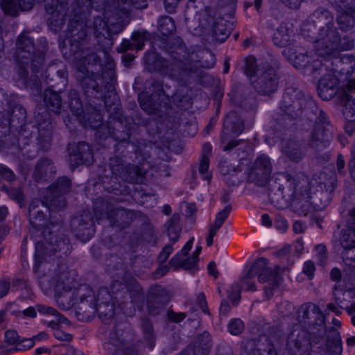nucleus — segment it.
Here are the masks:
<instances>
[{"mask_svg":"<svg viewBox=\"0 0 355 355\" xmlns=\"http://www.w3.org/2000/svg\"><path fill=\"white\" fill-rule=\"evenodd\" d=\"M338 308V307H336V306H335V307H333V308H331V309H337Z\"/></svg>","mask_w":355,"mask_h":355,"instance_id":"obj_51","label":"nucleus"},{"mask_svg":"<svg viewBox=\"0 0 355 355\" xmlns=\"http://www.w3.org/2000/svg\"><path fill=\"white\" fill-rule=\"evenodd\" d=\"M208 272L209 275H212L214 278H216L218 275L216 272V265L214 263H210L208 266Z\"/></svg>","mask_w":355,"mask_h":355,"instance_id":"obj_23","label":"nucleus"},{"mask_svg":"<svg viewBox=\"0 0 355 355\" xmlns=\"http://www.w3.org/2000/svg\"><path fill=\"white\" fill-rule=\"evenodd\" d=\"M347 87L349 90H355V80H350L348 82Z\"/></svg>","mask_w":355,"mask_h":355,"instance_id":"obj_37","label":"nucleus"},{"mask_svg":"<svg viewBox=\"0 0 355 355\" xmlns=\"http://www.w3.org/2000/svg\"><path fill=\"white\" fill-rule=\"evenodd\" d=\"M18 322L21 324H27L31 319L36 318V312H14Z\"/></svg>","mask_w":355,"mask_h":355,"instance_id":"obj_7","label":"nucleus"},{"mask_svg":"<svg viewBox=\"0 0 355 355\" xmlns=\"http://www.w3.org/2000/svg\"><path fill=\"white\" fill-rule=\"evenodd\" d=\"M74 317L82 322L90 321L94 318V312H73Z\"/></svg>","mask_w":355,"mask_h":355,"instance_id":"obj_9","label":"nucleus"},{"mask_svg":"<svg viewBox=\"0 0 355 355\" xmlns=\"http://www.w3.org/2000/svg\"><path fill=\"white\" fill-rule=\"evenodd\" d=\"M347 344L350 347L355 346V337H350L347 339Z\"/></svg>","mask_w":355,"mask_h":355,"instance_id":"obj_35","label":"nucleus"},{"mask_svg":"<svg viewBox=\"0 0 355 355\" xmlns=\"http://www.w3.org/2000/svg\"><path fill=\"white\" fill-rule=\"evenodd\" d=\"M0 176L2 178H6L8 180H11L13 178V174L8 168L3 166H0Z\"/></svg>","mask_w":355,"mask_h":355,"instance_id":"obj_17","label":"nucleus"},{"mask_svg":"<svg viewBox=\"0 0 355 355\" xmlns=\"http://www.w3.org/2000/svg\"><path fill=\"white\" fill-rule=\"evenodd\" d=\"M304 311H317L318 309H319V308L317 307L316 305L314 304L308 303L304 304Z\"/></svg>","mask_w":355,"mask_h":355,"instance_id":"obj_26","label":"nucleus"},{"mask_svg":"<svg viewBox=\"0 0 355 355\" xmlns=\"http://www.w3.org/2000/svg\"><path fill=\"white\" fill-rule=\"evenodd\" d=\"M1 6L6 13L14 15V12L12 11V7L14 6L13 0H1Z\"/></svg>","mask_w":355,"mask_h":355,"instance_id":"obj_12","label":"nucleus"},{"mask_svg":"<svg viewBox=\"0 0 355 355\" xmlns=\"http://www.w3.org/2000/svg\"><path fill=\"white\" fill-rule=\"evenodd\" d=\"M316 250L320 252H324L326 251L325 246L323 245H320L317 246Z\"/></svg>","mask_w":355,"mask_h":355,"instance_id":"obj_41","label":"nucleus"},{"mask_svg":"<svg viewBox=\"0 0 355 355\" xmlns=\"http://www.w3.org/2000/svg\"><path fill=\"white\" fill-rule=\"evenodd\" d=\"M315 270L314 264L311 261H307L304 263L303 268V272L309 278H311Z\"/></svg>","mask_w":355,"mask_h":355,"instance_id":"obj_13","label":"nucleus"},{"mask_svg":"<svg viewBox=\"0 0 355 355\" xmlns=\"http://www.w3.org/2000/svg\"><path fill=\"white\" fill-rule=\"evenodd\" d=\"M8 322L6 312H0V325L6 326Z\"/></svg>","mask_w":355,"mask_h":355,"instance_id":"obj_25","label":"nucleus"},{"mask_svg":"<svg viewBox=\"0 0 355 355\" xmlns=\"http://www.w3.org/2000/svg\"><path fill=\"white\" fill-rule=\"evenodd\" d=\"M146 335L149 337V338H150L152 337L151 326L150 324H148L147 326Z\"/></svg>","mask_w":355,"mask_h":355,"instance_id":"obj_43","label":"nucleus"},{"mask_svg":"<svg viewBox=\"0 0 355 355\" xmlns=\"http://www.w3.org/2000/svg\"><path fill=\"white\" fill-rule=\"evenodd\" d=\"M168 317L169 320L178 322L181 320H182L185 318V315L184 313L182 312H168Z\"/></svg>","mask_w":355,"mask_h":355,"instance_id":"obj_14","label":"nucleus"},{"mask_svg":"<svg viewBox=\"0 0 355 355\" xmlns=\"http://www.w3.org/2000/svg\"><path fill=\"white\" fill-rule=\"evenodd\" d=\"M19 2L21 9L29 10L35 2V0H19Z\"/></svg>","mask_w":355,"mask_h":355,"instance_id":"obj_20","label":"nucleus"},{"mask_svg":"<svg viewBox=\"0 0 355 355\" xmlns=\"http://www.w3.org/2000/svg\"><path fill=\"white\" fill-rule=\"evenodd\" d=\"M318 94L322 98L329 100L334 94V89L331 85H326L324 80H322L319 83Z\"/></svg>","mask_w":355,"mask_h":355,"instance_id":"obj_5","label":"nucleus"},{"mask_svg":"<svg viewBox=\"0 0 355 355\" xmlns=\"http://www.w3.org/2000/svg\"><path fill=\"white\" fill-rule=\"evenodd\" d=\"M124 43L125 44V46L123 49V50H125L129 46V42L128 41H125Z\"/></svg>","mask_w":355,"mask_h":355,"instance_id":"obj_45","label":"nucleus"},{"mask_svg":"<svg viewBox=\"0 0 355 355\" xmlns=\"http://www.w3.org/2000/svg\"><path fill=\"white\" fill-rule=\"evenodd\" d=\"M344 165H345V162H344V160H343V158L340 156L338 158V167L339 169H341L344 167Z\"/></svg>","mask_w":355,"mask_h":355,"instance_id":"obj_36","label":"nucleus"},{"mask_svg":"<svg viewBox=\"0 0 355 355\" xmlns=\"http://www.w3.org/2000/svg\"><path fill=\"white\" fill-rule=\"evenodd\" d=\"M200 309L202 310V311H205V309H207V306H206V302L205 301V297L204 296H201L200 297Z\"/></svg>","mask_w":355,"mask_h":355,"instance_id":"obj_34","label":"nucleus"},{"mask_svg":"<svg viewBox=\"0 0 355 355\" xmlns=\"http://www.w3.org/2000/svg\"><path fill=\"white\" fill-rule=\"evenodd\" d=\"M123 355H137L135 351L132 348H127L123 352Z\"/></svg>","mask_w":355,"mask_h":355,"instance_id":"obj_38","label":"nucleus"},{"mask_svg":"<svg viewBox=\"0 0 355 355\" xmlns=\"http://www.w3.org/2000/svg\"><path fill=\"white\" fill-rule=\"evenodd\" d=\"M8 288L9 285L6 281L0 282V297L6 295L8 291Z\"/></svg>","mask_w":355,"mask_h":355,"instance_id":"obj_18","label":"nucleus"},{"mask_svg":"<svg viewBox=\"0 0 355 355\" xmlns=\"http://www.w3.org/2000/svg\"><path fill=\"white\" fill-rule=\"evenodd\" d=\"M44 318L42 322L48 327L54 329V336L56 339L62 341H71L72 336L58 328L60 325H69V320L60 314V312H42Z\"/></svg>","mask_w":355,"mask_h":355,"instance_id":"obj_1","label":"nucleus"},{"mask_svg":"<svg viewBox=\"0 0 355 355\" xmlns=\"http://www.w3.org/2000/svg\"><path fill=\"white\" fill-rule=\"evenodd\" d=\"M5 341L10 345H17L19 343L18 333L15 330H8L5 333Z\"/></svg>","mask_w":355,"mask_h":355,"instance_id":"obj_8","label":"nucleus"},{"mask_svg":"<svg viewBox=\"0 0 355 355\" xmlns=\"http://www.w3.org/2000/svg\"><path fill=\"white\" fill-rule=\"evenodd\" d=\"M24 311H33L32 309H25Z\"/></svg>","mask_w":355,"mask_h":355,"instance_id":"obj_49","label":"nucleus"},{"mask_svg":"<svg viewBox=\"0 0 355 355\" xmlns=\"http://www.w3.org/2000/svg\"><path fill=\"white\" fill-rule=\"evenodd\" d=\"M218 230H216L214 227H212L210 230L209 234L207 239V243L208 245H211L213 243V238L214 235L216 234Z\"/></svg>","mask_w":355,"mask_h":355,"instance_id":"obj_22","label":"nucleus"},{"mask_svg":"<svg viewBox=\"0 0 355 355\" xmlns=\"http://www.w3.org/2000/svg\"><path fill=\"white\" fill-rule=\"evenodd\" d=\"M208 169V164L206 161L202 162L200 165L199 170L201 173H205Z\"/></svg>","mask_w":355,"mask_h":355,"instance_id":"obj_31","label":"nucleus"},{"mask_svg":"<svg viewBox=\"0 0 355 355\" xmlns=\"http://www.w3.org/2000/svg\"><path fill=\"white\" fill-rule=\"evenodd\" d=\"M227 217V213L225 211H221L218 214L216 218L214 226L213 227L218 230L224 222L225 219Z\"/></svg>","mask_w":355,"mask_h":355,"instance_id":"obj_15","label":"nucleus"},{"mask_svg":"<svg viewBox=\"0 0 355 355\" xmlns=\"http://www.w3.org/2000/svg\"><path fill=\"white\" fill-rule=\"evenodd\" d=\"M49 352V349L45 347H40L35 349V353L36 355H41L43 353Z\"/></svg>","mask_w":355,"mask_h":355,"instance_id":"obj_30","label":"nucleus"},{"mask_svg":"<svg viewBox=\"0 0 355 355\" xmlns=\"http://www.w3.org/2000/svg\"><path fill=\"white\" fill-rule=\"evenodd\" d=\"M48 338V335L45 332H40L37 335L33 337L34 338V340H45Z\"/></svg>","mask_w":355,"mask_h":355,"instance_id":"obj_27","label":"nucleus"},{"mask_svg":"<svg viewBox=\"0 0 355 355\" xmlns=\"http://www.w3.org/2000/svg\"><path fill=\"white\" fill-rule=\"evenodd\" d=\"M53 97L56 99V101H58V103L59 102V100L58 99V96L56 94H53Z\"/></svg>","mask_w":355,"mask_h":355,"instance_id":"obj_47","label":"nucleus"},{"mask_svg":"<svg viewBox=\"0 0 355 355\" xmlns=\"http://www.w3.org/2000/svg\"><path fill=\"white\" fill-rule=\"evenodd\" d=\"M172 248L171 246H166L165 247L162 253H161V257H163L164 259H166L168 255L172 252Z\"/></svg>","mask_w":355,"mask_h":355,"instance_id":"obj_24","label":"nucleus"},{"mask_svg":"<svg viewBox=\"0 0 355 355\" xmlns=\"http://www.w3.org/2000/svg\"><path fill=\"white\" fill-rule=\"evenodd\" d=\"M293 229L296 232H300L302 230V227L301 223L298 222H295L293 225Z\"/></svg>","mask_w":355,"mask_h":355,"instance_id":"obj_32","label":"nucleus"},{"mask_svg":"<svg viewBox=\"0 0 355 355\" xmlns=\"http://www.w3.org/2000/svg\"><path fill=\"white\" fill-rule=\"evenodd\" d=\"M211 347L210 335L204 332L196 342L193 347L194 355H207Z\"/></svg>","mask_w":355,"mask_h":355,"instance_id":"obj_4","label":"nucleus"},{"mask_svg":"<svg viewBox=\"0 0 355 355\" xmlns=\"http://www.w3.org/2000/svg\"><path fill=\"white\" fill-rule=\"evenodd\" d=\"M332 323L335 327H340L341 325V322L339 320L334 318L332 320Z\"/></svg>","mask_w":355,"mask_h":355,"instance_id":"obj_39","label":"nucleus"},{"mask_svg":"<svg viewBox=\"0 0 355 355\" xmlns=\"http://www.w3.org/2000/svg\"><path fill=\"white\" fill-rule=\"evenodd\" d=\"M267 260L261 258L257 260L256 263L246 272L241 279V289L244 291H252L254 289V284L251 282L255 272H257L258 266H266Z\"/></svg>","mask_w":355,"mask_h":355,"instance_id":"obj_3","label":"nucleus"},{"mask_svg":"<svg viewBox=\"0 0 355 355\" xmlns=\"http://www.w3.org/2000/svg\"><path fill=\"white\" fill-rule=\"evenodd\" d=\"M280 226H281L282 230L286 229L287 227H288L287 222L286 220H282L280 221Z\"/></svg>","mask_w":355,"mask_h":355,"instance_id":"obj_40","label":"nucleus"},{"mask_svg":"<svg viewBox=\"0 0 355 355\" xmlns=\"http://www.w3.org/2000/svg\"><path fill=\"white\" fill-rule=\"evenodd\" d=\"M261 223L262 225L267 227H269L272 225V221L268 214H264L261 216Z\"/></svg>","mask_w":355,"mask_h":355,"instance_id":"obj_21","label":"nucleus"},{"mask_svg":"<svg viewBox=\"0 0 355 355\" xmlns=\"http://www.w3.org/2000/svg\"><path fill=\"white\" fill-rule=\"evenodd\" d=\"M270 270L268 268L263 269L259 274L258 279L260 282H265L267 281H272L274 279Z\"/></svg>","mask_w":355,"mask_h":355,"instance_id":"obj_11","label":"nucleus"},{"mask_svg":"<svg viewBox=\"0 0 355 355\" xmlns=\"http://www.w3.org/2000/svg\"><path fill=\"white\" fill-rule=\"evenodd\" d=\"M227 71H228V68H227V67H226V69H225V72H227Z\"/></svg>","mask_w":355,"mask_h":355,"instance_id":"obj_52","label":"nucleus"},{"mask_svg":"<svg viewBox=\"0 0 355 355\" xmlns=\"http://www.w3.org/2000/svg\"><path fill=\"white\" fill-rule=\"evenodd\" d=\"M352 324L355 327V312H349Z\"/></svg>","mask_w":355,"mask_h":355,"instance_id":"obj_42","label":"nucleus"},{"mask_svg":"<svg viewBox=\"0 0 355 355\" xmlns=\"http://www.w3.org/2000/svg\"><path fill=\"white\" fill-rule=\"evenodd\" d=\"M75 349L71 346H61L59 348L58 355H73Z\"/></svg>","mask_w":355,"mask_h":355,"instance_id":"obj_16","label":"nucleus"},{"mask_svg":"<svg viewBox=\"0 0 355 355\" xmlns=\"http://www.w3.org/2000/svg\"><path fill=\"white\" fill-rule=\"evenodd\" d=\"M306 56L305 55H301L300 57V60H303L304 61L306 59Z\"/></svg>","mask_w":355,"mask_h":355,"instance_id":"obj_46","label":"nucleus"},{"mask_svg":"<svg viewBox=\"0 0 355 355\" xmlns=\"http://www.w3.org/2000/svg\"><path fill=\"white\" fill-rule=\"evenodd\" d=\"M228 331L232 335H239L244 330V323L240 319L231 320L228 323Z\"/></svg>","mask_w":355,"mask_h":355,"instance_id":"obj_6","label":"nucleus"},{"mask_svg":"<svg viewBox=\"0 0 355 355\" xmlns=\"http://www.w3.org/2000/svg\"><path fill=\"white\" fill-rule=\"evenodd\" d=\"M35 345V340L34 338H26L17 344V349L19 350H26L28 349H31Z\"/></svg>","mask_w":355,"mask_h":355,"instance_id":"obj_10","label":"nucleus"},{"mask_svg":"<svg viewBox=\"0 0 355 355\" xmlns=\"http://www.w3.org/2000/svg\"><path fill=\"white\" fill-rule=\"evenodd\" d=\"M154 346V343L152 342V344H151V346H150V348H153Z\"/></svg>","mask_w":355,"mask_h":355,"instance_id":"obj_50","label":"nucleus"},{"mask_svg":"<svg viewBox=\"0 0 355 355\" xmlns=\"http://www.w3.org/2000/svg\"><path fill=\"white\" fill-rule=\"evenodd\" d=\"M340 277V271L338 269L334 268L331 272V277L334 279H337Z\"/></svg>","mask_w":355,"mask_h":355,"instance_id":"obj_29","label":"nucleus"},{"mask_svg":"<svg viewBox=\"0 0 355 355\" xmlns=\"http://www.w3.org/2000/svg\"><path fill=\"white\" fill-rule=\"evenodd\" d=\"M7 209L6 207L0 208V220L4 218L7 214Z\"/></svg>","mask_w":355,"mask_h":355,"instance_id":"obj_33","label":"nucleus"},{"mask_svg":"<svg viewBox=\"0 0 355 355\" xmlns=\"http://www.w3.org/2000/svg\"><path fill=\"white\" fill-rule=\"evenodd\" d=\"M165 208H166V209H167V211H166V214L169 213L170 212L169 207H166Z\"/></svg>","mask_w":355,"mask_h":355,"instance_id":"obj_48","label":"nucleus"},{"mask_svg":"<svg viewBox=\"0 0 355 355\" xmlns=\"http://www.w3.org/2000/svg\"><path fill=\"white\" fill-rule=\"evenodd\" d=\"M193 242V239H191L189 241H187V243L184 245V248H182L181 252L178 254V256L172 260L173 263L178 261L177 266H182L187 270L192 269L195 267L198 261V257L201 252L200 247L196 248L195 252L193 254L192 257H189L187 259H185L184 257H184L188 253V252L191 249Z\"/></svg>","mask_w":355,"mask_h":355,"instance_id":"obj_2","label":"nucleus"},{"mask_svg":"<svg viewBox=\"0 0 355 355\" xmlns=\"http://www.w3.org/2000/svg\"><path fill=\"white\" fill-rule=\"evenodd\" d=\"M168 236L171 240H175L178 236V228L177 227H171L168 230Z\"/></svg>","mask_w":355,"mask_h":355,"instance_id":"obj_19","label":"nucleus"},{"mask_svg":"<svg viewBox=\"0 0 355 355\" xmlns=\"http://www.w3.org/2000/svg\"><path fill=\"white\" fill-rule=\"evenodd\" d=\"M293 64L296 67H302L304 66V64H300L296 61H293Z\"/></svg>","mask_w":355,"mask_h":355,"instance_id":"obj_44","label":"nucleus"},{"mask_svg":"<svg viewBox=\"0 0 355 355\" xmlns=\"http://www.w3.org/2000/svg\"><path fill=\"white\" fill-rule=\"evenodd\" d=\"M112 317L111 315H108L107 312H101L98 315V318L105 322H107V321Z\"/></svg>","mask_w":355,"mask_h":355,"instance_id":"obj_28","label":"nucleus"}]
</instances>
